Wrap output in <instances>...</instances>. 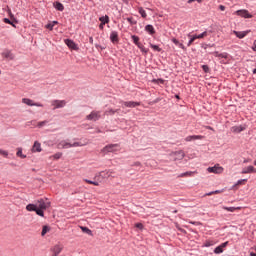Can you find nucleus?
<instances>
[{
    "label": "nucleus",
    "mask_w": 256,
    "mask_h": 256,
    "mask_svg": "<svg viewBox=\"0 0 256 256\" xmlns=\"http://www.w3.org/2000/svg\"><path fill=\"white\" fill-rule=\"evenodd\" d=\"M100 24H99V29L103 30L105 25L109 23V17L107 15L102 16L99 18Z\"/></svg>",
    "instance_id": "16"
},
{
    "label": "nucleus",
    "mask_w": 256,
    "mask_h": 256,
    "mask_svg": "<svg viewBox=\"0 0 256 256\" xmlns=\"http://www.w3.org/2000/svg\"><path fill=\"white\" fill-rule=\"evenodd\" d=\"M188 37H189L190 40L188 41L187 46L191 47V45H193L195 40H194V38H193V36L191 34H188Z\"/></svg>",
    "instance_id": "40"
},
{
    "label": "nucleus",
    "mask_w": 256,
    "mask_h": 256,
    "mask_svg": "<svg viewBox=\"0 0 256 256\" xmlns=\"http://www.w3.org/2000/svg\"><path fill=\"white\" fill-rule=\"evenodd\" d=\"M89 43H91V45H93V37L89 38Z\"/></svg>",
    "instance_id": "58"
},
{
    "label": "nucleus",
    "mask_w": 256,
    "mask_h": 256,
    "mask_svg": "<svg viewBox=\"0 0 256 256\" xmlns=\"http://www.w3.org/2000/svg\"><path fill=\"white\" fill-rule=\"evenodd\" d=\"M144 29H145L146 33H148L150 35H155V27H153V25L147 24Z\"/></svg>",
    "instance_id": "21"
},
{
    "label": "nucleus",
    "mask_w": 256,
    "mask_h": 256,
    "mask_svg": "<svg viewBox=\"0 0 256 256\" xmlns=\"http://www.w3.org/2000/svg\"><path fill=\"white\" fill-rule=\"evenodd\" d=\"M192 39H194V41H195L196 39H199V35H198V34L192 35Z\"/></svg>",
    "instance_id": "55"
},
{
    "label": "nucleus",
    "mask_w": 256,
    "mask_h": 256,
    "mask_svg": "<svg viewBox=\"0 0 256 256\" xmlns=\"http://www.w3.org/2000/svg\"><path fill=\"white\" fill-rule=\"evenodd\" d=\"M153 83H157V85H165V80L158 78V79H154Z\"/></svg>",
    "instance_id": "38"
},
{
    "label": "nucleus",
    "mask_w": 256,
    "mask_h": 256,
    "mask_svg": "<svg viewBox=\"0 0 256 256\" xmlns=\"http://www.w3.org/2000/svg\"><path fill=\"white\" fill-rule=\"evenodd\" d=\"M126 21H128V23H130V25H135V23H137L136 21H133V17L126 18Z\"/></svg>",
    "instance_id": "43"
},
{
    "label": "nucleus",
    "mask_w": 256,
    "mask_h": 256,
    "mask_svg": "<svg viewBox=\"0 0 256 256\" xmlns=\"http://www.w3.org/2000/svg\"><path fill=\"white\" fill-rule=\"evenodd\" d=\"M63 157V153L57 152L56 154L52 155L50 159H61Z\"/></svg>",
    "instance_id": "35"
},
{
    "label": "nucleus",
    "mask_w": 256,
    "mask_h": 256,
    "mask_svg": "<svg viewBox=\"0 0 256 256\" xmlns=\"http://www.w3.org/2000/svg\"><path fill=\"white\" fill-rule=\"evenodd\" d=\"M208 197H210V195H215V192L214 191H211L209 193L206 194Z\"/></svg>",
    "instance_id": "57"
},
{
    "label": "nucleus",
    "mask_w": 256,
    "mask_h": 256,
    "mask_svg": "<svg viewBox=\"0 0 256 256\" xmlns=\"http://www.w3.org/2000/svg\"><path fill=\"white\" fill-rule=\"evenodd\" d=\"M196 0H188L187 3L191 4V3H195Z\"/></svg>",
    "instance_id": "59"
},
{
    "label": "nucleus",
    "mask_w": 256,
    "mask_h": 256,
    "mask_svg": "<svg viewBox=\"0 0 256 256\" xmlns=\"http://www.w3.org/2000/svg\"><path fill=\"white\" fill-rule=\"evenodd\" d=\"M249 33H251V30H246V31H237L234 30L233 34L238 38V39H245V37H247V35H249Z\"/></svg>",
    "instance_id": "12"
},
{
    "label": "nucleus",
    "mask_w": 256,
    "mask_h": 256,
    "mask_svg": "<svg viewBox=\"0 0 256 256\" xmlns=\"http://www.w3.org/2000/svg\"><path fill=\"white\" fill-rule=\"evenodd\" d=\"M203 37H207V31H204L201 34H198V39H203Z\"/></svg>",
    "instance_id": "45"
},
{
    "label": "nucleus",
    "mask_w": 256,
    "mask_h": 256,
    "mask_svg": "<svg viewBox=\"0 0 256 256\" xmlns=\"http://www.w3.org/2000/svg\"><path fill=\"white\" fill-rule=\"evenodd\" d=\"M190 225H201V222L189 221Z\"/></svg>",
    "instance_id": "52"
},
{
    "label": "nucleus",
    "mask_w": 256,
    "mask_h": 256,
    "mask_svg": "<svg viewBox=\"0 0 256 256\" xmlns=\"http://www.w3.org/2000/svg\"><path fill=\"white\" fill-rule=\"evenodd\" d=\"M122 107H128L130 109H133L135 107H139L141 105V102H135V101H122L121 102Z\"/></svg>",
    "instance_id": "9"
},
{
    "label": "nucleus",
    "mask_w": 256,
    "mask_h": 256,
    "mask_svg": "<svg viewBox=\"0 0 256 256\" xmlns=\"http://www.w3.org/2000/svg\"><path fill=\"white\" fill-rule=\"evenodd\" d=\"M80 229L83 233H86V235L93 236V231H91V229H89L88 227L81 226Z\"/></svg>",
    "instance_id": "26"
},
{
    "label": "nucleus",
    "mask_w": 256,
    "mask_h": 256,
    "mask_svg": "<svg viewBox=\"0 0 256 256\" xmlns=\"http://www.w3.org/2000/svg\"><path fill=\"white\" fill-rule=\"evenodd\" d=\"M212 245H213V241H206L205 243H204V247H212Z\"/></svg>",
    "instance_id": "47"
},
{
    "label": "nucleus",
    "mask_w": 256,
    "mask_h": 256,
    "mask_svg": "<svg viewBox=\"0 0 256 256\" xmlns=\"http://www.w3.org/2000/svg\"><path fill=\"white\" fill-rule=\"evenodd\" d=\"M219 9H220V11H225V6L220 5V6H219Z\"/></svg>",
    "instance_id": "56"
},
{
    "label": "nucleus",
    "mask_w": 256,
    "mask_h": 256,
    "mask_svg": "<svg viewBox=\"0 0 256 256\" xmlns=\"http://www.w3.org/2000/svg\"><path fill=\"white\" fill-rule=\"evenodd\" d=\"M172 43H174V45H179V40H177L176 38H172Z\"/></svg>",
    "instance_id": "51"
},
{
    "label": "nucleus",
    "mask_w": 256,
    "mask_h": 256,
    "mask_svg": "<svg viewBox=\"0 0 256 256\" xmlns=\"http://www.w3.org/2000/svg\"><path fill=\"white\" fill-rule=\"evenodd\" d=\"M54 9H56V11H65V6H63V4L61 2H54Z\"/></svg>",
    "instance_id": "25"
},
{
    "label": "nucleus",
    "mask_w": 256,
    "mask_h": 256,
    "mask_svg": "<svg viewBox=\"0 0 256 256\" xmlns=\"http://www.w3.org/2000/svg\"><path fill=\"white\" fill-rule=\"evenodd\" d=\"M249 173H256V168L253 166H248L242 169V175H247Z\"/></svg>",
    "instance_id": "19"
},
{
    "label": "nucleus",
    "mask_w": 256,
    "mask_h": 256,
    "mask_svg": "<svg viewBox=\"0 0 256 256\" xmlns=\"http://www.w3.org/2000/svg\"><path fill=\"white\" fill-rule=\"evenodd\" d=\"M50 231H51V228H49V226L47 225L43 226L42 232H41L42 237H45V235H47V233H49Z\"/></svg>",
    "instance_id": "29"
},
{
    "label": "nucleus",
    "mask_w": 256,
    "mask_h": 256,
    "mask_svg": "<svg viewBox=\"0 0 256 256\" xmlns=\"http://www.w3.org/2000/svg\"><path fill=\"white\" fill-rule=\"evenodd\" d=\"M121 151L120 144H108L102 149V153H117Z\"/></svg>",
    "instance_id": "1"
},
{
    "label": "nucleus",
    "mask_w": 256,
    "mask_h": 256,
    "mask_svg": "<svg viewBox=\"0 0 256 256\" xmlns=\"http://www.w3.org/2000/svg\"><path fill=\"white\" fill-rule=\"evenodd\" d=\"M138 13L143 19H147V12L145 11V9H143V7L138 8Z\"/></svg>",
    "instance_id": "28"
},
{
    "label": "nucleus",
    "mask_w": 256,
    "mask_h": 256,
    "mask_svg": "<svg viewBox=\"0 0 256 256\" xmlns=\"http://www.w3.org/2000/svg\"><path fill=\"white\" fill-rule=\"evenodd\" d=\"M0 155L3 157H9V152H7V150L0 149Z\"/></svg>",
    "instance_id": "42"
},
{
    "label": "nucleus",
    "mask_w": 256,
    "mask_h": 256,
    "mask_svg": "<svg viewBox=\"0 0 256 256\" xmlns=\"http://www.w3.org/2000/svg\"><path fill=\"white\" fill-rule=\"evenodd\" d=\"M37 205V209H43L44 211H46V209H49L51 207V202L47 201V199H39L37 200L36 204Z\"/></svg>",
    "instance_id": "3"
},
{
    "label": "nucleus",
    "mask_w": 256,
    "mask_h": 256,
    "mask_svg": "<svg viewBox=\"0 0 256 256\" xmlns=\"http://www.w3.org/2000/svg\"><path fill=\"white\" fill-rule=\"evenodd\" d=\"M59 147H62V149H69L71 147H83V144L81 142H74L73 144H71L67 141H61L59 143Z\"/></svg>",
    "instance_id": "4"
},
{
    "label": "nucleus",
    "mask_w": 256,
    "mask_h": 256,
    "mask_svg": "<svg viewBox=\"0 0 256 256\" xmlns=\"http://www.w3.org/2000/svg\"><path fill=\"white\" fill-rule=\"evenodd\" d=\"M31 151L32 153H41V151H43V149L41 148V143H39V141H35Z\"/></svg>",
    "instance_id": "17"
},
{
    "label": "nucleus",
    "mask_w": 256,
    "mask_h": 256,
    "mask_svg": "<svg viewBox=\"0 0 256 256\" xmlns=\"http://www.w3.org/2000/svg\"><path fill=\"white\" fill-rule=\"evenodd\" d=\"M250 256H256V253L251 252V253H250Z\"/></svg>",
    "instance_id": "61"
},
{
    "label": "nucleus",
    "mask_w": 256,
    "mask_h": 256,
    "mask_svg": "<svg viewBox=\"0 0 256 256\" xmlns=\"http://www.w3.org/2000/svg\"><path fill=\"white\" fill-rule=\"evenodd\" d=\"M110 41L114 45H117V43H119V33L117 31H112L110 33Z\"/></svg>",
    "instance_id": "13"
},
{
    "label": "nucleus",
    "mask_w": 256,
    "mask_h": 256,
    "mask_svg": "<svg viewBox=\"0 0 256 256\" xmlns=\"http://www.w3.org/2000/svg\"><path fill=\"white\" fill-rule=\"evenodd\" d=\"M197 3H203V0H196Z\"/></svg>",
    "instance_id": "62"
},
{
    "label": "nucleus",
    "mask_w": 256,
    "mask_h": 256,
    "mask_svg": "<svg viewBox=\"0 0 256 256\" xmlns=\"http://www.w3.org/2000/svg\"><path fill=\"white\" fill-rule=\"evenodd\" d=\"M201 139H203L202 135H190L185 138V141L189 143L191 141H199Z\"/></svg>",
    "instance_id": "18"
},
{
    "label": "nucleus",
    "mask_w": 256,
    "mask_h": 256,
    "mask_svg": "<svg viewBox=\"0 0 256 256\" xmlns=\"http://www.w3.org/2000/svg\"><path fill=\"white\" fill-rule=\"evenodd\" d=\"M207 129H210L211 131H213V128L211 126H208Z\"/></svg>",
    "instance_id": "63"
},
{
    "label": "nucleus",
    "mask_w": 256,
    "mask_h": 256,
    "mask_svg": "<svg viewBox=\"0 0 256 256\" xmlns=\"http://www.w3.org/2000/svg\"><path fill=\"white\" fill-rule=\"evenodd\" d=\"M243 183H247V179L238 180V181L232 186V189H235V187H238V185H243Z\"/></svg>",
    "instance_id": "33"
},
{
    "label": "nucleus",
    "mask_w": 256,
    "mask_h": 256,
    "mask_svg": "<svg viewBox=\"0 0 256 256\" xmlns=\"http://www.w3.org/2000/svg\"><path fill=\"white\" fill-rule=\"evenodd\" d=\"M85 183H88L89 185H95V187H99V182L89 180V179H84Z\"/></svg>",
    "instance_id": "34"
},
{
    "label": "nucleus",
    "mask_w": 256,
    "mask_h": 256,
    "mask_svg": "<svg viewBox=\"0 0 256 256\" xmlns=\"http://www.w3.org/2000/svg\"><path fill=\"white\" fill-rule=\"evenodd\" d=\"M62 251H63V246L61 245H55L52 249L54 256L59 255Z\"/></svg>",
    "instance_id": "22"
},
{
    "label": "nucleus",
    "mask_w": 256,
    "mask_h": 256,
    "mask_svg": "<svg viewBox=\"0 0 256 256\" xmlns=\"http://www.w3.org/2000/svg\"><path fill=\"white\" fill-rule=\"evenodd\" d=\"M180 49H183V51H185L187 48H185V45H183V43L179 42L178 46Z\"/></svg>",
    "instance_id": "49"
},
{
    "label": "nucleus",
    "mask_w": 256,
    "mask_h": 256,
    "mask_svg": "<svg viewBox=\"0 0 256 256\" xmlns=\"http://www.w3.org/2000/svg\"><path fill=\"white\" fill-rule=\"evenodd\" d=\"M227 245H229V242L226 241L222 244H220L219 246H217L215 249H214V253L216 255H221V253H223V249H225V247H227Z\"/></svg>",
    "instance_id": "14"
},
{
    "label": "nucleus",
    "mask_w": 256,
    "mask_h": 256,
    "mask_svg": "<svg viewBox=\"0 0 256 256\" xmlns=\"http://www.w3.org/2000/svg\"><path fill=\"white\" fill-rule=\"evenodd\" d=\"M151 49L154 51H157L158 53H161V48L158 45L150 44Z\"/></svg>",
    "instance_id": "39"
},
{
    "label": "nucleus",
    "mask_w": 256,
    "mask_h": 256,
    "mask_svg": "<svg viewBox=\"0 0 256 256\" xmlns=\"http://www.w3.org/2000/svg\"><path fill=\"white\" fill-rule=\"evenodd\" d=\"M135 227H136L137 229L142 230V229H143V224H142V223H136V224H135Z\"/></svg>",
    "instance_id": "48"
},
{
    "label": "nucleus",
    "mask_w": 256,
    "mask_h": 256,
    "mask_svg": "<svg viewBox=\"0 0 256 256\" xmlns=\"http://www.w3.org/2000/svg\"><path fill=\"white\" fill-rule=\"evenodd\" d=\"M223 191H225L224 189H222V190H216V191H214V195H217V194H219V193H223Z\"/></svg>",
    "instance_id": "53"
},
{
    "label": "nucleus",
    "mask_w": 256,
    "mask_h": 256,
    "mask_svg": "<svg viewBox=\"0 0 256 256\" xmlns=\"http://www.w3.org/2000/svg\"><path fill=\"white\" fill-rule=\"evenodd\" d=\"M222 209H224V211H229L230 213H235V211H237L239 208L223 206Z\"/></svg>",
    "instance_id": "31"
},
{
    "label": "nucleus",
    "mask_w": 256,
    "mask_h": 256,
    "mask_svg": "<svg viewBox=\"0 0 256 256\" xmlns=\"http://www.w3.org/2000/svg\"><path fill=\"white\" fill-rule=\"evenodd\" d=\"M245 129H247V126H245V125L232 127L233 133H241V132L245 131Z\"/></svg>",
    "instance_id": "20"
},
{
    "label": "nucleus",
    "mask_w": 256,
    "mask_h": 256,
    "mask_svg": "<svg viewBox=\"0 0 256 256\" xmlns=\"http://www.w3.org/2000/svg\"><path fill=\"white\" fill-rule=\"evenodd\" d=\"M229 57V54L227 52L220 53L218 58L219 59H227Z\"/></svg>",
    "instance_id": "41"
},
{
    "label": "nucleus",
    "mask_w": 256,
    "mask_h": 256,
    "mask_svg": "<svg viewBox=\"0 0 256 256\" xmlns=\"http://www.w3.org/2000/svg\"><path fill=\"white\" fill-rule=\"evenodd\" d=\"M212 55H214V57H218L219 58L220 53L218 51H215V52L212 53Z\"/></svg>",
    "instance_id": "54"
},
{
    "label": "nucleus",
    "mask_w": 256,
    "mask_h": 256,
    "mask_svg": "<svg viewBox=\"0 0 256 256\" xmlns=\"http://www.w3.org/2000/svg\"><path fill=\"white\" fill-rule=\"evenodd\" d=\"M17 157H20V159H26L27 155L23 154V149L22 148H18V151L16 153Z\"/></svg>",
    "instance_id": "30"
},
{
    "label": "nucleus",
    "mask_w": 256,
    "mask_h": 256,
    "mask_svg": "<svg viewBox=\"0 0 256 256\" xmlns=\"http://www.w3.org/2000/svg\"><path fill=\"white\" fill-rule=\"evenodd\" d=\"M4 23H7L8 25H13V27H15V24H13V22H11V20L9 18H4Z\"/></svg>",
    "instance_id": "44"
},
{
    "label": "nucleus",
    "mask_w": 256,
    "mask_h": 256,
    "mask_svg": "<svg viewBox=\"0 0 256 256\" xmlns=\"http://www.w3.org/2000/svg\"><path fill=\"white\" fill-rule=\"evenodd\" d=\"M2 57L3 59H7V61H13L15 59V54L11 50H4L2 52Z\"/></svg>",
    "instance_id": "10"
},
{
    "label": "nucleus",
    "mask_w": 256,
    "mask_h": 256,
    "mask_svg": "<svg viewBox=\"0 0 256 256\" xmlns=\"http://www.w3.org/2000/svg\"><path fill=\"white\" fill-rule=\"evenodd\" d=\"M202 69H203V71H204L205 73H207V72L209 71V66L203 65V66H202Z\"/></svg>",
    "instance_id": "50"
},
{
    "label": "nucleus",
    "mask_w": 256,
    "mask_h": 256,
    "mask_svg": "<svg viewBox=\"0 0 256 256\" xmlns=\"http://www.w3.org/2000/svg\"><path fill=\"white\" fill-rule=\"evenodd\" d=\"M51 105H52V107H54L53 109H63V107H65V105H67V101H65V100H52Z\"/></svg>",
    "instance_id": "7"
},
{
    "label": "nucleus",
    "mask_w": 256,
    "mask_h": 256,
    "mask_svg": "<svg viewBox=\"0 0 256 256\" xmlns=\"http://www.w3.org/2000/svg\"><path fill=\"white\" fill-rule=\"evenodd\" d=\"M131 39H132L134 45L137 46V47H139V45L141 44V43L139 42V36H137V35H132V36H131Z\"/></svg>",
    "instance_id": "27"
},
{
    "label": "nucleus",
    "mask_w": 256,
    "mask_h": 256,
    "mask_svg": "<svg viewBox=\"0 0 256 256\" xmlns=\"http://www.w3.org/2000/svg\"><path fill=\"white\" fill-rule=\"evenodd\" d=\"M208 173H214L215 175H221L224 169L219 164L214 165L213 167L207 168Z\"/></svg>",
    "instance_id": "6"
},
{
    "label": "nucleus",
    "mask_w": 256,
    "mask_h": 256,
    "mask_svg": "<svg viewBox=\"0 0 256 256\" xmlns=\"http://www.w3.org/2000/svg\"><path fill=\"white\" fill-rule=\"evenodd\" d=\"M138 49H140V51L142 52V53H145V54H148L149 53V49L148 48H145V46L143 45V44H139L138 46Z\"/></svg>",
    "instance_id": "32"
},
{
    "label": "nucleus",
    "mask_w": 256,
    "mask_h": 256,
    "mask_svg": "<svg viewBox=\"0 0 256 256\" xmlns=\"http://www.w3.org/2000/svg\"><path fill=\"white\" fill-rule=\"evenodd\" d=\"M135 165L139 167V165H141V162H136Z\"/></svg>",
    "instance_id": "60"
},
{
    "label": "nucleus",
    "mask_w": 256,
    "mask_h": 256,
    "mask_svg": "<svg viewBox=\"0 0 256 256\" xmlns=\"http://www.w3.org/2000/svg\"><path fill=\"white\" fill-rule=\"evenodd\" d=\"M253 74H254V75L256 74V68L253 70Z\"/></svg>",
    "instance_id": "64"
},
{
    "label": "nucleus",
    "mask_w": 256,
    "mask_h": 256,
    "mask_svg": "<svg viewBox=\"0 0 256 256\" xmlns=\"http://www.w3.org/2000/svg\"><path fill=\"white\" fill-rule=\"evenodd\" d=\"M26 211H35L36 215H39V217H45V210L37 208V205L35 204H28L26 206Z\"/></svg>",
    "instance_id": "2"
},
{
    "label": "nucleus",
    "mask_w": 256,
    "mask_h": 256,
    "mask_svg": "<svg viewBox=\"0 0 256 256\" xmlns=\"http://www.w3.org/2000/svg\"><path fill=\"white\" fill-rule=\"evenodd\" d=\"M22 103H24L25 105H28V107H43V104L35 103V102H33V100H31L29 98H23Z\"/></svg>",
    "instance_id": "11"
},
{
    "label": "nucleus",
    "mask_w": 256,
    "mask_h": 256,
    "mask_svg": "<svg viewBox=\"0 0 256 256\" xmlns=\"http://www.w3.org/2000/svg\"><path fill=\"white\" fill-rule=\"evenodd\" d=\"M193 175L192 171L181 173L178 177H191Z\"/></svg>",
    "instance_id": "37"
},
{
    "label": "nucleus",
    "mask_w": 256,
    "mask_h": 256,
    "mask_svg": "<svg viewBox=\"0 0 256 256\" xmlns=\"http://www.w3.org/2000/svg\"><path fill=\"white\" fill-rule=\"evenodd\" d=\"M48 121L47 120H44V121H41V122H38V127H44V125H47Z\"/></svg>",
    "instance_id": "46"
},
{
    "label": "nucleus",
    "mask_w": 256,
    "mask_h": 256,
    "mask_svg": "<svg viewBox=\"0 0 256 256\" xmlns=\"http://www.w3.org/2000/svg\"><path fill=\"white\" fill-rule=\"evenodd\" d=\"M175 155V159H178L179 161H181V159L185 158V152L183 150H179L177 152L174 153Z\"/></svg>",
    "instance_id": "23"
},
{
    "label": "nucleus",
    "mask_w": 256,
    "mask_h": 256,
    "mask_svg": "<svg viewBox=\"0 0 256 256\" xmlns=\"http://www.w3.org/2000/svg\"><path fill=\"white\" fill-rule=\"evenodd\" d=\"M235 13H236V15H238L239 17H243L244 19H252L253 18V15H251V13H249V10H245V9L237 10Z\"/></svg>",
    "instance_id": "8"
},
{
    "label": "nucleus",
    "mask_w": 256,
    "mask_h": 256,
    "mask_svg": "<svg viewBox=\"0 0 256 256\" xmlns=\"http://www.w3.org/2000/svg\"><path fill=\"white\" fill-rule=\"evenodd\" d=\"M55 25H59V21L54 20L50 23H48L45 28L48 29L49 31H53V28L55 27Z\"/></svg>",
    "instance_id": "24"
},
{
    "label": "nucleus",
    "mask_w": 256,
    "mask_h": 256,
    "mask_svg": "<svg viewBox=\"0 0 256 256\" xmlns=\"http://www.w3.org/2000/svg\"><path fill=\"white\" fill-rule=\"evenodd\" d=\"M115 113H119V109H116V110L109 109L105 112V115H115Z\"/></svg>",
    "instance_id": "36"
},
{
    "label": "nucleus",
    "mask_w": 256,
    "mask_h": 256,
    "mask_svg": "<svg viewBox=\"0 0 256 256\" xmlns=\"http://www.w3.org/2000/svg\"><path fill=\"white\" fill-rule=\"evenodd\" d=\"M101 119V111L94 110L86 116L87 121H99Z\"/></svg>",
    "instance_id": "5"
},
{
    "label": "nucleus",
    "mask_w": 256,
    "mask_h": 256,
    "mask_svg": "<svg viewBox=\"0 0 256 256\" xmlns=\"http://www.w3.org/2000/svg\"><path fill=\"white\" fill-rule=\"evenodd\" d=\"M64 43L65 45H67V47H69V49H73L74 51H77L79 49V47H77V44L71 39H65Z\"/></svg>",
    "instance_id": "15"
}]
</instances>
